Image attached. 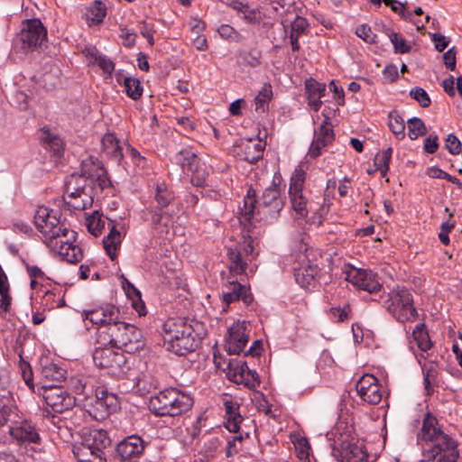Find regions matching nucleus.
Returning <instances> with one entry per match:
<instances>
[{"label":"nucleus","mask_w":462,"mask_h":462,"mask_svg":"<svg viewBox=\"0 0 462 462\" xmlns=\"http://www.w3.org/2000/svg\"><path fill=\"white\" fill-rule=\"evenodd\" d=\"M418 439L430 444L424 450L422 462H457L459 455L457 441L440 429L432 414L424 417Z\"/></svg>","instance_id":"f257e3e1"},{"label":"nucleus","mask_w":462,"mask_h":462,"mask_svg":"<svg viewBox=\"0 0 462 462\" xmlns=\"http://www.w3.org/2000/svg\"><path fill=\"white\" fill-rule=\"evenodd\" d=\"M282 208L283 200L276 184L273 183L265 189L259 202L255 190L250 187L244 198L243 207L240 208V221L251 222L255 219L272 222L277 218Z\"/></svg>","instance_id":"f03ea898"},{"label":"nucleus","mask_w":462,"mask_h":462,"mask_svg":"<svg viewBox=\"0 0 462 462\" xmlns=\"http://www.w3.org/2000/svg\"><path fill=\"white\" fill-rule=\"evenodd\" d=\"M163 344L177 356H186L198 347L200 337L193 325L184 318H171L162 325Z\"/></svg>","instance_id":"7ed1b4c3"},{"label":"nucleus","mask_w":462,"mask_h":462,"mask_svg":"<svg viewBox=\"0 0 462 462\" xmlns=\"http://www.w3.org/2000/svg\"><path fill=\"white\" fill-rule=\"evenodd\" d=\"M77 391L84 396L87 412L96 420L106 419L119 408V398L106 387L94 386L89 381H79Z\"/></svg>","instance_id":"20e7f679"},{"label":"nucleus","mask_w":462,"mask_h":462,"mask_svg":"<svg viewBox=\"0 0 462 462\" xmlns=\"http://www.w3.org/2000/svg\"><path fill=\"white\" fill-rule=\"evenodd\" d=\"M193 398L177 388H168L150 398V411L156 416L175 417L191 409Z\"/></svg>","instance_id":"39448f33"},{"label":"nucleus","mask_w":462,"mask_h":462,"mask_svg":"<svg viewBox=\"0 0 462 462\" xmlns=\"http://www.w3.org/2000/svg\"><path fill=\"white\" fill-rule=\"evenodd\" d=\"M380 298L383 299V307L399 322L412 321L418 315L413 296L403 286H396Z\"/></svg>","instance_id":"423d86ee"},{"label":"nucleus","mask_w":462,"mask_h":462,"mask_svg":"<svg viewBox=\"0 0 462 462\" xmlns=\"http://www.w3.org/2000/svg\"><path fill=\"white\" fill-rule=\"evenodd\" d=\"M34 224L45 237V244L50 248H57L58 240L69 235V229L60 221L59 213L43 206L36 209Z\"/></svg>","instance_id":"0eeeda50"},{"label":"nucleus","mask_w":462,"mask_h":462,"mask_svg":"<svg viewBox=\"0 0 462 462\" xmlns=\"http://www.w3.org/2000/svg\"><path fill=\"white\" fill-rule=\"evenodd\" d=\"M108 342L125 352L133 353L143 346L142 331L135 326L121 321L119 319L106 330Z\"/></svg>","instance_id":"6e6552de"},{"label":"nucleus","mask_w":462,"mask_h":462,"mask_svg":"<svg viewBox=\"0 0 462 462\" xmlns=\"http://www.w3.org/2000/svg\"><path fill=\"white\" fill-rule=\"evenodd\" d=\"M16 40L23 51H34L47 42L48 31L41 19H25L22 22Z\"/></svg>","instance_id":"1a4fd4ad"},{"label":"nucleus","mask_w":462,"mask_h":462,"mask_svg":"<svg viewBox=\"0 0 462 462\" xmlns=\"http://www.w3.org/2000/svg\"><path fill=\"white\" fill-rule=\"evenodd\" d=\"M92 189L86 180L73 173L66 182L64 202L69 209L84 210L93 204Z\"/></svg>","instance_id":"9d476101"},{"label":"nucleus","mask_w":462,"mask_h":462,"mask_svg":"<svg viewBox=\"0 0 462 462\" xmlns=\"http://www.w3.org/2000/svg\"><path fill=\"white\" fill-rule=\"evenodd\" d=\"M174 199V192L164 182L156 183L153 194L156 207L148 209L152 214V224L155 227L169 226L172 223V215L166 208Z\"/></svg>","instance_id":"9b49d317"},{"label":"nucleus","mask_w":462,"mask_h":462,"mask_svg":"<svg viewBox=\"0 0 462 462\" xmlns=\"http://www.w3.org/2000/svg\"><path fill=\"white\" fill-rule=\"evenodd\" d=\"M253 243L254 240L250 236H244L243 243L237 245L235 248H228V270L231 275L248 276L246 273L248 263L252 262L257 255V253H254Z\"/></svg>","instance_id":"f8f14e48"},{"label":"nucleus","mask_w":462,"mask_h":462,"mask_svg":"<svg viewBox=\"0 0 462 462\" xmlns=\"http://www.w3.org/2000/svg\"><path fill=\"white\" fill-rule=\"evenodd\" d=\"M174 162L185 171L191 172V182L197 187H201L206 182L208 171L205 163L191 149H182L174 155Z\"/></svg>","instance_id":"ddd939ff"},{"label":"nucleus","mask_w":462,"mask_h":462,"mask_svg":"<svg viewBox=\"0 0 462 462\" xmlns=\"http://www.w3.org/2000/svg\"><path fill=\"white\" fill-rule=\"evenodd\" d=\"M332 454L341 462H367L368 454L365 448L348 439V436H340L331 444Z\"/></svg>","instance_id":"4468645a"},{"label":"nucleus","mask_w":462,"mask_h":462,"mask_svg":"<svg viewBox=\"0 0 462 462\" xmlns=\"http://www.w3.org/2000/svg\"><path fill=\"white\" fill-rule=\"evenodd\" d=\"M82 55L87 60L88 67L97 66L102 71V77L106 84H111L114 77L116 64L106 55L103 54L96 45L86 44L81 49Z\"/></svg>","instance_id":"2eb2a0df"},{"label":"nucleus","mask_w":462,"mask_h":462,"mask_svg":"<svg viewBox=\"0 0 462 462\" xmlns=\"http://www.w3.org/2000/svg\"><path fill=\"white\" fill-rule=\"evenodd\" d=\"M42 397L46 404L57 413L69 411L76 404V398L60 385L44 386Z\"/></svg>","instance_id":"dca6fc26"},{"label":"nucleus","mask_w":462,"mask_h":462,"mask_svg":"<svg viewBox=\"0 0 462 462\" xmlns=\"http://www.w3.org/2000/svg\"><path fill=\"white\" fill-rule=\"evenodd\" d=\"M9 434L19 444L41 445L42 443L39 429L35 423L28 419L14 420L12 425L9 427Z\"/></svg>","instance_id":"f3484780"},{"label":"nucleus","mask_w":462,"mask_h":462,"mask_svg":"<svg viewBox=\"0 0 462 462\" xmlns=\"http://www.w3.org/2000/svg\"><path fill=\"white\" fill-rule=\"evenodd\" d=\"M93 361L97 366L108 369L110 374H116L122 372L126 358L123 353L115 351L111 347H103L94 351Z\"/></svg>","instance_id":"a211bd4d"},{"label":"nucleus","mask_w":462,"mask_h":462,"mask_svg":"<svg viewBox=\"0 0 462 462\" xmlns=\"http://www.w3.org/2000/svg\"><path fill=\"white\" fill-rule=\"evenodd\" d=\"M345 275L347 282L369 293H376L382 289V285L377 280V274L372 271L348 267L345 271Z\"/></svg>","instance_id":"6ab92c4d"},{"label":"nucleus","mask_w":462,"mask_h":462,"mask_svg":"<svg viewBox=\"0 0 462 462\" xmlns=\"http://www.w3.org/2000/svg\"><path fill=\"white\" fill-rule=\"evenodd\" d=\"M293 272L296 282L300 287L309 289L315 287L320 269L305 254H300L299 265L293 267Z\"/></svg>","instance_id":"aec40b11"},{"label":"nucleus","mask_w":462,"mask_h":462,"mask_svg":"<svg viewBox=\"0 0 462 462\" xmlns=\"http://www.w3.org/2000/svg\"><path fill=\"white\" fill-rule=\"evenodd\" d=\"M120 311L117 307L111 304L102 305L96 309L85 310L82 312L84 320H89L94 325L106 327V330L111 324L120 318Z\"/></svg>","instance_id":"412c9836"},{"label":"nucleus","mask_w":462,"mask_h":462,"mask_svg":"<svg viewBox=\"0 0 462 462\" xmlns=\"http://www.w3.org/2000/svg\"><path fill=\"white\" fill-rule=\"evenodd\" d=\"M358 396L368 404H378L383 397L378 379L371 374H365L356 383Z\"/></svg>","instance_id":"4be33fe9"},{"label":"nucleus","mask_w":462,"mask_h":462,"mask_svg":"<svg viewBox=\"0 0 462 462\" xmlns=\"http://www.w3.org/2000/svg\"><path fill=\"white\" fill-rule=\"evenodd\" d=\"M246 322L237 320L228 329L226 348L230 355H239L248 342Z\"/></svg>","instance_id":"5701e85b"},{"label":"nucleus","mask_w":462,"mask_h":462,"mask_svg":"<svg viewBox=\"0 0 462 462\" xmlns=\"http://www.w3.org/2000/svg\"><path fill=\"white\" fill-rule=\"evenodd\" d=\"M227 6L246 24L259 25L263 21V14L260 8L247 1L231 0L227 3Z\"/></svg>","instance_id":"b1692460"},{"label":"nucleus","mask_w":462,"mask_h":462,"mask_svg":"<svg viewBox=\"0 0 462 462\" xmlns=\"http://www.w3.org/2000/svg\"><path fill=\"white\" fill-rule=\"evenodd\" d=\"M72 239H76V232L69 230L66 237H61L58 240L57 248L51 249L57 252L68 263H77L83 259V251L78 245L72 242Z\"/></svg>","instance_id":"393cba45"},{"label":"nucleus","mask_w":462,"mask_h":462,"mask_svg":"<svg viewBox=\"0 0 462 462\" xmlns=\"http://www.w3.org/2000/svg\"><path fill=\"white\" fill-rule=\"evenodd\" d=\"M226 287L228 291H224L222 295V300L226 307L240 300H243L246 306H249L253 302L254 297L249 287H246L237 281H229Z\"/></svg>","instance_id":"a878e982"},{"label":"nucleus","mask_w":462,"mask_h":462,"mask_svg":"<svg viewBox=\"0 0 462 462\" xmlns=\"http://www.w3.org/2000/svg\"><path fill=\"white\" fill-rule=\"evenodd\" d=\"M144 450L143 440L136 435L126 437L117 444L116 454L122 460L138 457Z\"/></svg>","instance_id":"bb28decb"},{"label":"nucleus","mask_w":462,"mask_h":462,"mask_svg":"<svg viewBox=\"0 0 462 462\" xmlns=\"http://www.w3.org/2000/svg\"><path fill=\"white\" fill-rule=\"evenodd\" d=\"M110 444L111 439L106 430H90L88 432L85 433L83 441L78 445L84 446L101 456H105L104 449L109 447Z\"/></svg>","instance_id":"cd10ccee"},{"label":"nucleus","mask_w":462,"mask_h":462,"mask_svg":"<svg viewBox=\"0 0 462 462\" xmlns=\"http://www.w3.org/2000/svg\"><path fill=\"white\" fill-rule=\"evenodd\" d=\"M310 23L307 18L296 15L290 24V32L287 37L290 40V45L292 52H299L301 49L300 38L308 35L310 32Z\"/></svg>","instance_id":"c85d7f7f"},{"label":"nucleus","mask_w":462,"mask_h":462,"mask_svg":"<svg viewBox=\"0 0 462 462\" xmlns=\"http://www.w3.org/2000/svg\"><path fill=\"white\" fill-rule=\"evenodd\" d=\"M237 155L241 160L250 163H255L263 155V145L261 141L246 140L238 144Z\"/></svg>","instance_id":"c756f323"},{"label":"nucleus","mask_w":462,"mask_h":462,"mask_svg":"<svg viewBox=\"0 0 462 462\" xmlns=\"http://www.w3.org/2000/svg\"><path fill=\"white\" fill-rule=\"evenodd\" d=\"M102 152L111 160L115 161L116 163H120L124 155L123 149L119 143L118 139L113 133H106L102 140Z\"/></svg>","instance_id":"7c9ffc66"},{"label":"nucleus","mask_w":462,"mask_h":462,"mask_svg":"<svg viewBox=\"0 0 462 462\" xmlns=\"http://www.w3.org/2000/svg\"><path fill=\"white\" fill-rule=\"evenodd\" d=\"M122 243L121 233L116 229V226L112 223L109 227V233L103 239V245L106 254L112 261L116 260L117 251Z\"/></svg>","instance_id":"2f4dec72"},{"label":"nucleus","mask_w":462,"mask_h":462,"mask_svg":"<svg viewBox=\"0 0 462 462\" xmlns=\"http://www.w3.org/2000/svg\"><path fill=\"white\" fill-rule=\"evenodd\" d=\"M2 398L0 401V426L5 425L7 421L13 422L14 418L17 417V406L11 392H5Z\"/></svg>","instance_id":"473e14b6"},{"label":"nucleus","mask_w":462,"mask_h":462,"mask_svg":"<svg viewBox=\"0 0 462 462\" xmlns=\"http://www.w3.org/2000/svg\"><path fill=\"white\" fill-rule=\"evenodd\" d=\"M226 410V427L230 432L236 433L240 429V424L243 420L239 413V405L233 401H226L224 402Z\"/></svg>","instance_id":"72a5a7b5"},{"label":"nucleus","mask_w":462,"mask_h":462,"mask_svg":"<svg viewBox=\"0 0 462 462\" xmlns=\"http://www.w3.org/2000/svg\"><path fill=\"white\" fill-rule=\"evenodd\" d=\"M107 8L104 2L101 0L93 1L85 14L87 23L89 26L98 25L103 23L106 16Z\"/></svg>","instance_id":"f704fd0d"},{"label":"nucleus","mask_w":462,"mask_h":462,"mask_svg":"<svg viewBox=\"0 0 462 462\" xmlns=\"http://www.w3.org/2000/svg\"><path fill=\"white\" fill-rule=\"evenodd\" d=\"M40 140L45 148L50 149L55 155L60 156L64 149V143L60 135L52 133L47 126L41 129Z\"/></svg>","instance_id":"c9c22d12"},{"label":"nucleus","mask_w":462,"mask_h":462,"mask_svg":"<svg viewBox=\"0 0 462 462\" xmlns=\"http://www.w3.org/2000/svg\"><path fill=\"white\" fill-rule=\"evenodd\" d=\"M412 338L418 348L422 352H427L433 346L424 323H420L414 328L412 330Z\"/></svg>","instance_id":"e433bc0d"},{"label":"nucleus","mask_w":462,"mask_h":462,"mask_svg":"<svg viewBox=\"0 0 462 462\" xmlns=\"http://www.w3.org/2000/svg\"><path fill=\"white\" fill-rule=\"evenodd\" d=\"M291 202V207L296 212L299 218L307 217L310 210L312 209V206L310 205L308 199L304 197L303 192L289 193Z\"/></svg>","instance_id":"4c0bfd02"},{"label":"nucleus","mask_w":462,"mask_h":462,"mask_svg":"<svg viewBox=\"0 0 462 462\" xmlns=\"http://www.w3.org/2000/svg\"><path fill=\"white\" fill-rule=\"evenodd\" d=\"M73 454L78 462H106L105 456H101L84 446L75 445Z\"/></svg>","instance_id":"58836bf2"},{"label":"nucleus","mask_w":462,"mask_h":462,"mask_svg":"<svg viewBox=\"0 0 462 462\" xmlns=\"http://www.w3.org/2000/svg\"><path fill=\"white\" fill-rule=\"evenodd\" d=\"M102 163L97 159L93 156H89L87 159L83 160L81 162V174H76L77 176H80L82 179L86 180V183L88 179L95 178L97 172L99 170H102Z\"/></svg>","instance_id":"ea45409f"},{"label":"nucleus","mask_w":462,"mask_h":462,"mask_svg":"<svg viewBox=\"0 0 462 462\" xmlns=\"http://www.w3.org/2000/svg\"><path fill=\"white\" fill-rule=\"evenodd\" d=\"M388 126L391 132L398 138L403 139L405 136V123L402 116L396 111H391L388 114Z\"/></svg>","instance_id":"a19ab883"},{"label":"nucleus","mask_w":462,"mask_h":462,"mask_svg":"<svg viewBox=\"0 0 462 462\" xmlns=\"http://www.w3.org/2000/svg\"><path fill=\"white\" fill-rule=\"evenodd\" d=\"M327 88H305V96L308 99L309 106L314 110L319 111L323 102H328L326 98Z\"/></svg>","instance_id":"79ce46f5"},{"label":"nucleus","mask_w":462,"mask_h":462,"mask_svg":"<svg viewBox=\"0 0 462 462\" xmlns=\"http://www.w3.org/2000/svg\"><path fill=\"white\" fill-rule=\"evenodd\" d=\"M332 140H327V137L319 135V133L314 131L313 140L308 151V155L311 159H316L321 155L322 149L330 145Z\"/></svg>","instance_id":"37998d69"},{"label":"nucleus","mask_w":462,"mask_h":462,"mask_svg":"<svg viewBox=\"0 0 462 462\" xmlns=\"http://www.w3.org/2000/svg\"><path fill=\"white\" fill-rule=\"evenodd\" d=\"M19 356V370L21 373V375L25 383V384L29 387L31 391H34V383H33V373L31 367V365L24 360L23 358V351L21 348L18 351Z\"/></svg>","instance_id":"c03bdc74"},{"label":"nucleus","mask_w":462,"mask_h":462,"mask_svg":"<svg viewBox=\"0 0 462 462\" xmlns=\"http://www.w3.org/2000/svg\"><path fill=\"white\" fill-rule=\"evenodd\" d=\"M393 149L391 147L377 153L374 157V166L380 171L382 177H385L389 171L390 162L392 159Z\"/></svg>","instance_id":"a18cd8bd"},{"label":"nucleus","mask_w":462,"mask_h":462,"mask_svg":"<svg viewBox=\"0 0 462 462\" xmlns=\"http://www.w3.org/2000/svg\"><path fill=\"white\" fill-rule=\"evenodd\" d=\"M42 305L44 309L48 310L61 308L65 305V300L63 297H60L59 292L46 291L42 299Z\"/></svg>","instance_id":"49530a36"},{"label":"nucleus","mask_w":462,"mask_h":462,"mask_svg":"<svg viewBox=\"0 0 462 462\" xmlns=\"http://www.w3.org/2000/svg\"><path fill=\"white\" fill-rule=\"evenodd\" d=\"M408 136L411 140H416L420 136L425 135L427 129L424 122L419 117H412L407 121Z\"/></svg>","instance_id":"de8ad7c7"},{"label":"nucleus","mask_w":462,"mask_h":462,"mask_svg":"<svg viewBox=\"0 0 462 462\" xmlns=\"http://www.w3.org/2000/svg\"><path fill=\"white\" fill-rule=\"evenodd\" d=\"M306 172L301 167H297L292 172L289 193L303 192Z\"/></svg>","instance_id":"09e8293b"},{"label":"nucleus","mask_w":462,"mask_h":462,"mask_svg":"<svg viewBox=\"0 0 462 462\" xmlns=\"http://www.w3.org/2000/svg\"><path fill=\"white\" fill-rule=\"evenodd\" d=\"M272 88H262L258 95L254 97L255 111L264 113L269 109V103L273 98Z\"/></svg>","instance_id":"8fccbe9b"},{"label":"nucleus","mask_w":462,"mask_h":462,"mask_svg":"<svg viewBox=\"0 0 462 462\" xmlns=\"http://www.w3.org/2000/svg\"><path fill=\"white\" fill-rule=\"evenodd\" d=\"M219 36L228 41L229 42H241L245 38L244 36L230 24H221L217 30Z\"/></svg>","instance_id":"3c124183"},{"label":"nucleus","mask_w":462,"mask_h":462,"mask_svg":"<svg viewBox=\"0 0 462 462\" xmlns=\"http://www.w3.org/2000/svg\"><path fill=\"white\" fill-rule=\"evenodd\" d=\"M389 39L393 45L394 53L405 54L411 51V46L399 32H394L392 35H389Z\"/></svg>","instance_id":"603ef678"},{"label":"nucleus","mask_w":462,"mask_h":462,"mask_svg":"<svg viewBox=\"0 0 462 462\" xmlns=\"http://www.w3.org/2000/svg\"><path fill=\"white\" fill-rule=\"evenodd\" d=\"M42 374L46 378H50L54 381H60L65 378L66 371L56 364L51 363L43 366Z\"/></svg>","instance_id":"864d4df0"},{"label":"nucleus","mask_w":462,"mask_h":462,"mask_svg":"<svg viewBox=\"0 0 462 462\" xmlns=\"http://www.w3.org/2000/svg\"><path fill=\"white\" fill-rule=\"evenodd\" d=\"M356 34L366 43L374 44L377 42V35L373 32L372 28L367 23L358 25L356 29Z\"/></svg>","instance_id":"5fc2aeb1"},{"label":"nucleus","mask_w":462,"mask_h":462,"mask_svg":"<svg viewBox=\"0 0 462 462\" xmlns=\"http://www.w3.org/2000/svg\"><path fill=\"white\" fill-rule=\"evenodd\" d=\"M114 75L116 83L122 87H141V82L138 79L127 76L123 69H115Z\"/></svg>","instance_id":"6e6d98bb"},{"label":"nucleus","mask_w":462,"mask_h":462,"mask_svg":"<svg viewBox=\"0 0 462 462\" xmlns=\"http://www.w3.org/2000/svg\"><path fill=\"white\" fill-rule=\"evenodd\" d=\"M383 2L386 6H390L393 12L399 14L403 20L412 21V14L410 12L404 11V4L398 0H383Z\"/></svg>","instance_id":"4d7b16f0"},{"label":"nucleus","mask_w":462,"mask_h":462,"mask_svg":"<svg viewBox=\"0 0 462 462\" xmlns=\"http://www.w3.org/2000/svg\"><path fill=\"white\" fill-rule=\"evenodd\" d=\"M297 456L301 460L309 459L310 445L306 438L300 437L294 442Z\"/></svg>","instance_id":"13d9d810"},{"label":"nucleus","mask_w":462,"mask_h":462,"mask_svg":"<svg viewBox=\"0 0 462 462\" xmlns=\"http://www.w3.org/2000/svg\"><path fill=\"white\" fill-rule=\"evenodd\" d=\"M229 369L233 371V381L237 383L245 379L246 370H250L246 362H236V366H234V363L230 362Z\"/></svg>","instance_id":"bf43d9fd"},{"label":"nucleus","mask_w":462,"mask_h":462,"mask_svg":"<svg viewBox=\"0 0 462 462\" xmlns=\"http://www.w3.org/2000/svg\"><path fill=\"white\" fill-rule=\"evenodd\" d=\"M11 103L24 110L28 106V94L21 89H14L11 96Z\"/></svg>","instance_id":"052dcab7"},{"label":"nucleus","mask_w":462,"mask_h":462,"mask_svg":"<svg viewBox=\"0 0 462 462\" xmlns=\"http://www.w3.org/2000/svg\"><path fill=\"white\" fill-rule=\"evenodd\" d=\"M103 227L104 223L100 217L93 216L87 218V228L94 236H99Z\"/></svg>","instance_id":"680f3d73"},{"label":"nucleus","mask_w":462,"mask_h":462,"mask_svg":"<svg viewBox=\"0 0 462 462\" xmlns=\"http://www.w3.org/2000/svg\"><path fill=\"white\" fill-rule=\"evenodd\" d=\"M315 132L319 133V135L327 137V140L334 141L335 139L333 125L329 116H325L322 124L319 126V128L315 129Z\"/></svg>","instance_id":"e2e57ef3"},{"label":"nucleus","mask_w":462,"mask_h":462,"mask_svg":"<svg viewBox=\"0 0 462 462\" xmlns=\"http://www.w3.org/2000/svg\"><path fill=\"white\" fill-rule=\"evenodd\" d=\"M410 96L415 99L422 107L430 106L431 101L424 88H412Z\"/></svg>","instance_id":"0e129e2a"},{"label":"nucleus","mask_w":462,"mask_h":462,"mask_svg":"<svg viewBox=\"0 0 462 462\" xmlns=\"http://www.w3.org/2000/svg\"><path fill=\"white\" fill-rule=\"evenodd\" d=\"M239 383H244L249 389L254 390L256 387L260 386L261 380L256 371L250 369L246 370L245 379H243Z\"/></svg>","instance_id":"69168bd1"},{"label":"nucleus","mask_w":462,"mask_h":462,"mask_svg":"<svg viewBox=\"0 0 462 462\" xmlns=\"http://www.w3.org/2000/svg\"><path fill=\"white\" fill-rule=\"evenodd\" d=\"M429 35L434 43L436 51L439 52L444 51L450 42V39L448 37H446L439 32H430Z\"/></svg>","instance_id":"338daca9"},{"label":"nucleus","mask_w":462,"mask_h":462,"mask_svg":"<svg viewBox=\"0 0 462 462\" xmlns=\"http://www.w3.org/2000/svg\"><path fill=\"white\" fill-rule=\"evenodd\" d=\"M445 148L454 155L459 154L461 152V142L459 139L454 134H449L446 138Z\"/></svg>","instance_id":"774afa93"}]
</instances>
